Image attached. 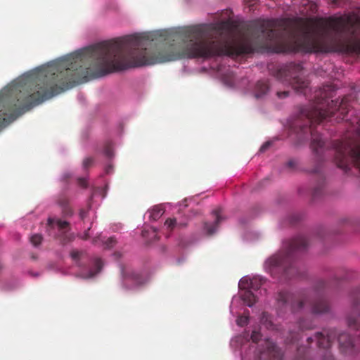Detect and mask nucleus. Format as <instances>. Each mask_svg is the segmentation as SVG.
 Masks as SVG:
<instances>
[{
	"instance_id": "nucleus-1",
	"label": "nucleus",
	"mask_w": 360,
	"mask_h": 360,
	"mask_svg": "<svg viewBox=\"0 0 360 360\" xmlns=\"http://www.w3.org/2000/svg\"><path fill=\"white\" fill-rule=\"evenodd\" d=\"M292 240L283 242L281 251L269 257L264 269L273 277L281 281H288L292 278Z\"/></svg>"
},
{
	"instance_id": "nucleus-2",
	"label": "nucleus",
	"mask_w": 360,
	"mask_h": 360,
	"mask_svg": "<svg viewBox=\"0 0 360 360\" xmlns=\"http://www.w3.org/2000/svg\"><path fill=\"white\" fill-rule=\"evenodd\" d=\"M265 344L266 349L261 352L258 360H283V354L274 342L267 340Z\"/></svg>"
},
{
	"instance_id": "nucleus-3",
	"label": "nucleus",
	"mask_w": 360,
	"mask_h": 360,
	"mask_svg": "<svg viewBox=\"0 0 360 360\" xmlns=\"http://www.w3.org/2000/svg\"><path fill=\"white\" fill-rule=\"evenodd\" d=\"M122 274L123 277V283L127 286V288H131V286H128V284L130 282L131 283V287L140 285L143 283L142 276L131 269L122 268Z\"/></svg>"
},
{
	"instance_id": "nucleus-4",
	"label": "nucleus",
	"mask_w": 360,
	"mask_h": 360,
	"mask_svg": "<svg viewBox=\"0 0 360 360\" xmlns=\"http://www.w3.org/2000/svg\"><path fill=\"white\" fill-rule=\"evenodd\" d=\"M273 75L281 82L291 85L292 79V65L288 64L278 66L275 72H273Z\"/></svg>"
},
{
	"instance_id": "nucleus-5",
	"label": "nucleus",
	"mask_w": 360,
	"mask_h": 360,
	"mask_svg": "<svg viewBox=\"0 0 360 360\" xmlns=\"http://www.w3.org/2000/svg\"><path fill=\"white\" fill-rule=\"evenodd\" d=\"M57 204L61 207L64 217H71L73 210L69 205V198L65 193H61L58 196Z\"/></svg>"
},
{
	"instance_id": "nucleus-6",
	"label": "nucleus",
	"mask_w": 360,
	"mask_h": 360,
	"mask_svg": "<svg viewBox=\"0 0 360 360\" xmlns=\"http://www.w3.org/2000/svg\"><path fill=\"white\" fill-rule=\"evenodd\" d=\"M213 214L215 215V221L213 224L205 223L204 229L209 236L212 235L217 229L218 226L221 221L219 212L218 210L213 211Z\"/></svg>"
},
{
	"instance_id": "nucleus-7",
	"label": "nucleus",
	"mask_w": 360,
	"mask_h": 360,
	"mask_svg": "<svg viewBox=\"0 0 360 360\" xmlns=\"http://www.w3.org/2000/svg\"><path fill=\"white\" fill-rule=\"evenodd\" d=\"M292 299V295L290 292L282 290L279 292L278 295V304L279 307H287L289 306L291 307L290 301Z\"/></svg>"
},
{
	"instance_id": "nucleus-8",
	"label": "nucleus",
	"mask_w": 360,
	"mask_h": 360,
	"mask_svg": "<svg viewBox=\"0 0 360 360\" xmlns=\"http://www.w3.org/2000/svg\"><path fill=\"white\" fill-rule=\"evenodd\" d=\"M269 89L267 81H259L255 86V97L259 98L265 95Z\"/></svg>"
},
{
	"instance_id": "nucleus-9",
	"label": "nucleus",
	"mask_w": 360,
	"mask_h": 360,
	"mask_svg": "<svg viewBox=\"0 0 360 360\" xmlns=\"http://www.w3.org/2000/svg\"><path fill=\"white\" fill-rule=\"evenodd\" d=\"M103 267V262L100 258H96L94 261V269H90L89 272L85 275L81 276L84 278H90L98 274Z\"/></svg>"
},
{
	"instance_id": "nucleus-10",
	"label": "nucleus",
	"mask_w": 360,
	"mask_h": 360,
	"mask_svg": "<svg viewBox=\"0 0 360 360\" xmlns=\"http://www.w3.org/2000/svg\"><path fill=\"white\" fill-rule=\"evenodd\" d=\"M241 299L248 307H252L257 302L256 296L250 290H245L241 293Z\"/></svg>"
},
{
	"instance_id": "nucleus-11",
	"label": "nucleus",
	"mask_w": 360,
	"mask_h": 360,
	"mask_svg": "<svg viewBox=\"0 0 360 360\" xmlns=\"http://www.w3.org/2000/svg\"><path fill=\"white\" fill-rule=\"evenodd\" d=\"M56 224L59 229L60 231H63L64 232L70 230V224L66 221H63L61 219H53L49 218L48 220V224L50 226H53V224Z\"/></svg>"
},
{
	"instance_id": "nucleus-12",
	"label": "nucleus",
	"mask_w": 360,
	"mask_h": 360,
	"mask_svg": "<svg viewBox=\"0 0 360 360\" xmlns=\"http://www.w3.org/2000/svg\"><path fill=\"white\" fill-rule=\"evenodd\" d=\"M164 210L160 206L153 207L150 212V218L154 221L158 220L163 214Z\"/></svg>"
},
{
	"instance_id": "nucleus-13",
	"label": "nucleus",
	"mask_w": 360,
	"mask_h": 360,
	"mask_svg": "<svg viewBox=\"0 0 360 360\" xmlns=\"http://www.w3.org/2000/svg\"><path fill=\"white\" fill-rule=\"evenodd\" d=\"M83 255L84 252L78 250H72L70 252L72 259L75 260L77 262V264L80 267H83V264L79 262V260L83 257Z\"/></svg>"
},
{
	"instance_id": "nucleus-14",
	"label": "nucleus",
	"mask_w": 360,
	"mask_h": 360,
	"mask_svg": "<svg viewBox=\"0 0 360 360\" xmlns=\"http://www.w3.org/2000/svg\"><path fill=\"white\" fill-rule=\"evenodd\" d=\"M238 287L240 290H250L251 289V284H250V278H243L240 279L238 283Z\"/></svg>"
},
{
	"instance_id": "nucleus-15",
	"label": "nucleus",
	"mask_w": 360,
	"mask_h": 360,
	"mask_svg": "<svg viewBox=\"0 0 360 360\" xmlns=\"http://www.w3.org/2000/svg\"><path fill=\"white\" fill-rule=\"evenodd\" d=\"M251 289L257 290L263 284V279L259 277H253L250 278Z\"/></svg>"
},
{
	"instance_id": "nucleus-16",
	"label": "nucleus",
	"mask_w": 360,
	"mask_h": 360,
	"mask_svg": "<svg viewBox=\"0 0 360 360\" xmlns=\"http://www.w3.org/2000/svg\"><path fill=\"white\" fill-rule=\"evenodd\" d=\"M325 24L326 22L323 20L310 22L312 31L316 33H319L321 29L325 25Z\"/></svg>"
},
{
	"instance_id": "nucleus-17",
	"label": "nucleus",
	"mask_w": 360,
	"mask_h": 360,
	"mask_svg": "<svg viewBox=\"0 0 360 360\" xmlns=\"http://www.w3.org/2000/svg\"><path fill=\"white\" fill-rule=\"evenodd\" d=\"M237 324L240 326H246L249 322V311H247V315L240 316L236 320Z\"/></svg>"
},
{
	"instance_id": "nucleus-18",
	"label": "nucleus",
	"mask_w": 360,
	"mask_h": 360,
	"mask_svg": "<svg viewBox=\"0 0 360 360\" xmlns=\"http://www.w3.org/2000/svg\"><path fill=\"white\" fill-rule=\"evenodd\" d=\"M41 240L42 236L40 234H34L30 238L31 243L35 247L38 246L41 243Z\"/></svg>"
},
{
	"instance_id": "nucleus-19",
	"label": "nucleus",
	"mask_w": 360,
	"mask_h": 360,
	"mask_svg": "<svg viewBox=\"0 0 360 360\" xmlns=\"http://www.w3.org/2000/svg\"><path fill=\"white\" fill-rule=\"evenodd\" d=\"M165 226H167V229L172 231L174 228L176 226V219H167L165 222Z\"/></svg>"
},
{
	"instance_id": "nucleus-20",
	"label": "nucleus",
	"mask_w": 360,
	"mask_h": 360,
	"mask_svg": "<svg viewBox=\"0 0 360 360\" xmlns=\"http://www.w3.org/2000/svg\"><path fill=\"white\" fill-rule=\"evenodd\" d=\"M262 335L259 331L253 330L251 334V340L253 342H258L261 339Z\"/></svg>"
},
{
	"instance_id": "nucleus-21",
	"label": "nucleus",
	"mask_w": 360,
	"mask_h": 360,
	"mask_svg": "<svg viewBox=\"0 0 360 360\" xmlns=\"http://www.w3.org/2000/svg\"><path fill=\"white\" fill-rule=\"evenodd\" d=\"M116 243V239L114 237L109 238L105 243L107 248H112Z\"/></svg>"
},
{
	"instance_id": "nucleus-22",
	"label": "nucleus",
	"mask_w": 360,
	"mask_h": 360,
	"mask_svg": "<svg viewBox=\"0 0 360 360\" xmlns=\"http://www.w3.org/2000/svg\"><path fill=\"white\" fill-rule=\"evenodd\" d=\"M93 162H94V160L92 158H86L83 161V167L85 169H87L92 165Z\"/></svg>"
},
{
	"instance_id": "nucleus-23",
	"label": "nucleus",
	"mask_w": 360,
	"mask_h": 360,
	"mask_svg": "<svg viewBox=\"0 0 360 360\" xmlns=\"http://www.w3.org/2000/svg\"><path fill=\"white\" fill-rule=\"evenodd\" d=\"M272 144L271 141H266L265 142L260 148L259 151L260 152H264L266 151Z\"/></svg>"
},
{
	"instance_id": "nucleus-24",
	"label": "nucleus",
	"mask_w": 360,
	"mask_h": 360,
	"mask_svg": "<svg viewBox=\"0 0 360 360\" xmlns=\"http://www.w3.org/2000/svg\"><path fill=\"white\" fill-rule=\"evenodd\" d=\"M290 91H278L277 92V96L279 98H286L289 96Z\"/></svg>"
},
{
	"instance_id": "nucleus-25",
	"label": "nucleus",
	"mask_w": 360,
	"mask_h": 360,
	"mask_svg": "<svg viewBox=\"0 0 360 360\" xmlns=\"http://www.w3.org/2000/svg\"><path fill=\"white\" fill-rule=\"evenodd\" d=\"M78 184H79L80 186L84 187V188L86 187V186H87L86 179H82V178H80L78 179Z\"/></svg>"
},
{
	"instance_id": "nucleus-26",
	"label": "nucleus",
	"mask_w": 360,
	"mask_h": 360,
	"mask_svg": "<svg viewBox=\"0 0 360 360\" xmlns=\"http://www.w3.org/2000/svg\"><path fill=\"white\" fill-rule=\"evenodd\" d=\"M86 215H87V211H86V210H84L83 209L80 210V211H79V217H80L81 219L83 220L86 217Z\"/></svg>"
},
{
	"instance_id": "nucleus-27",
	"label": "nucleus",
	"mask_w": 360,
	"mask_h": 360,
	"mask_svg": "<svg viewBox=\"0 0 360 360\" xmlns=\"http://www.w3.org/2000/svg\"><path fill=\"white\" fill-rule=\"evenodd\" d=\"M301 243V239L300 238H296L294 239V247L296 246V248H299V245Z\"/></svg>"
},
{
	"instance_id": "nucleus-28",
	"label": "nucleus",
	"mask_w": 360,
	"mask_h": 360,
	"mask_svg": "<svg viewBox=\"0 0 360 360\" xmlns=\"http://www.w3.org/2000/svg\"><path fill=\"white\" fill-rule=\"evenodd\" d=\"M90 230V228H89L84 233V236L82 237V239L87 240L89 238V231Z\"/></svg>"
},
{
	"instance_id": "nucleus-29",
	"label": "nucleus",
	"mask_w": 360,
	"mask_h": 360,
	"mask_svg": "<svg viewBox=\"0 0 360 360\" xmlns=\"http://www.w3.org/2000/svg\"><path fill=\"white\" fill-rule=\"evenodd\" d=\"M105 153L107 156L110 157L112 155L111 150L109 147L105 148Z\"/></svg>"
},
{
	"instance_id": "nucleus-30",
	"label": "nucleus",
	"mask_w": 360,
	"mask_h": 360,
	"mask_svg": "<svg viewBox=\"0 0 360 360\" xmlns=\"http://www.w3.org/2000/svg\"><path fill=\"white\" fill-rule=\"evenodd\" d=\"M288 224H289V226H291V225H292V218H290H290H289V219H288Z\"/></svg>"
},
{
	"instance_id": "nucleus-31",
	"label": "nucleus",
	"mask_w": 360,
	"mask_h": 360,
	"mask_svg": "<svg viewBox=\"0 0 360 360\" xmlns=\"http://www.w3.org/2000/svg\"><path fill=\"white\" fill-rule=\"evenodd\" d=\"M329 25H330V26H331V27H334L336 26V24H335V23L332 22H329Z\"/></svg>"
},
{
	"instance_id": "nucleus-32",
	"label": "nucleus",
	"mask_w": 360,
	"mask_h": 360,
	"mask_svg": "<svg viewBox=\"0 0 360 360\" xmlns=\"http://www.w3.org/2000/svg\"><path fill=\"white\" fill-rule=\"evenodd\" d=\"M288 164V165L290 167H292V160H289Z\"/></svg>"
},
{
	"instance_id": "nucleus-33",
	"label": "nucleus",
	"mask_w": 360,
	"mask_h": 360,
	"mask_svg": "<svg viewBox=\"0 0 360 360\" xmlns=\"http://www.w3.org/2000/svg\"><path fill=\"white\" fill-rule=\"evenodd\" d=\"M246 2L248 3H251V2H253L255 1V0H245Z\"/></svg>"
}]
</instances>
